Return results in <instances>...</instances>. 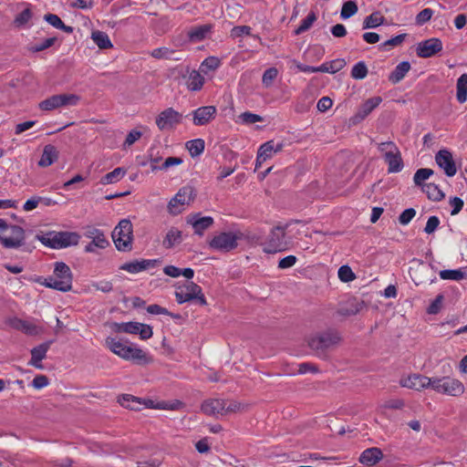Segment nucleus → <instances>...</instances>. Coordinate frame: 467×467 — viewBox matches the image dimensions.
<instances>
[{
	"label": "nucleus",
	"mask_w": 467,
	"mask_h": 467,
	"mask_svg": "<svg viewBox=\"0 0 467 467\" xmlns=\"http://www.w3.org/2000/svg\"><path fill=\"white\" fill-rule=\"evenodd\" d=\"M106 346L117 356L125 360L132 361L139 366H146L153 362V358L141 348L129 344L128 341L109 337L106 338Z\"/></svg>",
	"instance_id": "1"
},
{
	"label": "nucleus",
	"mask_w": 467,
	"mask_h": 467,
	"mask_svg": "<svg viewBox=\"0 0 467 467\" xmlns=\"http://www.w3.org/2000/svg\"><path fill=\"white\" fill-rule=\"evenodd\" d=\"M341 340L339 333L335 329H327L312 335L308 341V347L319 358H326L327 351L336 347Z\"/></svg>",
	"instance_id": "2"
},
{
	"label": "nucleus",
	"mask_w": 467,
	"mask_h": 467,
	"mask_svg": "<svg viewBox=\"0 0 467 467\" xmlns=\"http://www.w3.org/2000/svg\"><path fill=\"white\" fill-rule=\"evenodd\" d=\"M245 239L247 241H258L259 236L255 234H251L250 233H243L241 231L237 232H223L220 234L214 236L210 242V247L229 252L235 249L238 245V241Z\"/></svg>",
	"instance_id": "3"
},
{
	"label": "nucleus",
	"mask_w": 467,
	"mask_h": 467,
	"mask_svg": "<svg viewBox=\"0 0 467 467\" xmlns=\"http://www.w3.org/2000/svg\"><path fill=\"white\" fill-rule=\"evenodd\" d=\"M73 274L69 266L64 262H57L53 276L45 279L43 285L61 292H68L72 289Z\"/></svg>",
	"instance_id": "4"
},
{
	"label": "nucleus",
	"mask_w": 467,
	"mask_h": 467,
	"mask_svg": "<svg viewBox=\"0 0 467 467\" xmlns=\"http://www.w3.org/2000/svg\"><path fill=\"white\" fill-rule=\"evenodd\" d=\"M36 238L45 246L61 249L77 245L80 240V235L76 232L50 231L42 235L37 234Z\"/></svg>",
	"instance_id": "5"
},
{
	"label": "nucleus",
	"mask_w": 467,
	"mask_h": 467,
	"mask_svg": "<svg viewBox=\"0 0 467 467\" xmlns=\"http://www.w3.org/2000/svg\"><path fill=\"white\" fill-rule=\"evenodd\" d=\"M263 251L266 254H275L288 250L290 242L286 238L285 227H273L262 244Z\"/></svg>",
	"instance_id": "6"
},
{
	"label": "nucleus",
	"mask_w": 467,
	"mask_h": 467,
	"mask_svg": "<svg viewBox=\"0 0 467 467\" xmlns=\"http://www.w3.org/2000/svg\"><path fill=\"white\" fill-rule=\"evenodd\" d=\"M175 298L178 304L195 300V303L201 306L207 305L202 287L192 281H186L183 285L177 287Z\"/></svg>",
	"instance_id": "7"
},
{
	"label": "nucleus",
	"mask_w": 467,
	"mask_h": 467,
	"mask_svg": "<svg viewBox=\"0 0 467 467\" xmlns=\"http://www.w3.org/2000/svg\"><path fill=\"white\" fill-rule=\"evenodd\" d=\"M112 239L119 251L128 252L132 249L133 229L129 219H122L112 232Z\"/></svg>",
	"instance_id": "8"
},
{
	"label": "nucleus",
	"mask_w": 467,
	"mask_h": 467,
	"mask_svg": "<svg viewBox=\"0 0 467 467\" xmlns=\"http://www.w3.org/2000/svg\"><path fill=\"white\" fill-rule=\"evenodd\" d=\"M431 389L438 393L459 397L465 391L463 383L451 377L433 378Z\"/></svg>",
	"instance_id": "9"
},
{
	"label": "nucleus",
	"mask_w": 467,
	"mask_h": 467,
	"mask_svg": "<svg viewBox=\"0 0 467 467\" xmlns=\"http://www.w3.org/2000/svg\"><path fill=\"white\" fill-rule=\"evenodd\" d=\"M80 97L76 94H57L53 95L39 103V109L45 111H51L64 106H76Z\"/></svg>",
	"instance_id": "10"
},
{
	"label": "nucleus",
	"mask_w": 467,
	"mask_h": 467,
	"mask_svg": "<svg viewBox=\"0 0 467 467\" xmlns=\"http://www.w3.org/2000/svg\"><path fill=\"white\" fill-rule=\"evenodd\" d=\"M195 195V191L192 186L181 188L168 203L169 213L172 215L181 213L183 211V206L193 201Z\"/></svg>",
	"instance_id": "11"
},
{
	"label": "nucleus",
	"mask_w": 467,
	"mask_h": 467,
	"mask_svg": "<svg viewBox=\"0 0 467 467\" xmlns=\"http://www.w3.org/2000/svg\"><path fill=\"white\" fill-rule=\"evenodd\" d=\"M182 121V114L176 111L173 108H168L162 110L156 117V125L160 130H172Z\"/></svg>",
	"instance_id": "12"
},
{
	"label": "nucleus",
	"mask_w": 467,
	"mask_h": 467,
	"mask_svg": "<svg viewBox=\"0 0 467 467\" xmlns=\"http://www.w3.org/2000/svg\"><path fill=\"white\" fill-rule=\"evenodd\" d=\"M11 236L0 235V244L5 248H18L25 246L26 231L18 225H9Z\"/></svg>",
	"instance_id": "13"
},
{
	"label": "nucleus",
	"mask_w": 467,
	"mask_h": 467,
	"mask_svg": "<svg viewBox=\"0 0 467 467\" xmlns=\"http://www.w3.org/2000/svg\"><path fill=\"white\" fill-rule=\"evenodd\" d=\"M442 50V42L440 38L432 37L420 42L416 47L419 57H431Z\"/></svg>",
	"instance_id": "14"
},
{
	"label": "nucleus",
	"mask_w": 467,
	"mask_h": 467,
	"mask_svg": "<svg viewBox=\"0 0 467 467\" xmlns=\"http://www.w3.org/2000/svg\"><path fill=\"white\" fill-rule=\"evenodd\" d=\"M437 165L444 171L448 177H453L457 172V167L452 154L449 150H440L435 155Z\"/></svg>",
	"instance_id": "15"
},
{
	"label": "nucleus",
	"mask_w": 467,
	"mask_h": 467,
	"mask_svg": "<svg viewBox=\"0 0 467 467\" xmlns=\"http://www.w3.org/2000/svg\"><path fill=\"white\" fill-rule=\"evenodd\" d=\"M54 342V339L47 340L44 343L33 348L30 350L31 358L28 364L36 368L42 369L44 367L41 361L46 358L47 353Z\"/></svg>",
	"instance_id": "16"
},
{
	"label": "nucleus",
	"mask_w": 467,
	"mask_h": 467,
	"mask_svg": "<svg viewBox=\"0 0 467 467\" xmlns=\"http://www.w3.org/2000/svg\"><path fill=\"white\" fill-rule=\"evenodd\" d=\"M161 264L159 259H142L140 261L135 260L123 264L119 269L127 271L131 274H136L150 268H154Z\"/></svg>",
	"instance_id": "17"
},
{
	"label": "nucleus",
	"mask_w": 467,
	"mask_h": 467,
	"mask_svg": "<svg viewBox=\"0 0 467 467\" xmlns=\"http://www.w3.org/2000/svg\"><path fill=\"white\" fill-rule=\"evenodd\" d=\"M381 102L382 99L379 96L365 100L358 108L357 113L353 116V123H358L365 119Z\"/></svg>",
	"instance_id": "18"
},
{
	"label": "nucleus",
	"mask_w": 467,
	"mask_h": 467,
	"mask_svg": "<svg viewBox=\"0 0 467 467\" xmlns=\"http://www.w3.org/2000/svg\"><path fill=\"white\" fill-rule=\"evenodd\" d=\"M433 378H429L420 374H413L407 379L401 380L403 387L421 390L426 388H431Z\"/></svg>",
	"instance_id": "19"
},
{
	"label": "nucleus",
	"mask_w": 467,
	"mask_h": 467,
	"mask_svg": "<svg viewBox=\"0 0 467 467\" xmlns=\"http://www.w3.org/2000/svg\"><path fill=\"white\" fill-rule=\"evenodd\" d=\"M217 109L214 106H202L192 111L193 123L196 126L207 125L215 118Z\"/></svg>",
	"instance_id": "20"
},
{
	"label": "nucleus",
	"mask_w": 467,
	"mask_h": 467,
	"mask_svg": "<svg viewBox=\"0 0 467 467\" xmlns=\"http://www.w3.org/2000/svg\"><path fill=\"white\" fill-rule=\"evenodd\" d=\"M8 325L18 331L28 336H36L42 332V328L36 325L18 317H13L8 320Z\"/></svg>",
	"instance_id": "21"
},
{
	"label": "nucleus",
	"mask_w": 467,
	"mask_h": 467,
	"mask_svg": "<svg viewBox=\"0 0 467 467\" xmlns=\"http://www.w3.org/2000/svg\"><path fill=\"white\" fill-rule=\"evenodd\" d=\"M187 223L192 224L194 234L202 235L203 232L213 224V218L211 216H201V213L191 214L187 217Z\"/></svg>",
	"instance_id": "22"
},
{
	"label": "nucleus",
	"mask_w": 467,
	"mask_h": 467,
	"mask_svg": "<svg viewBox=\"0 0 467 467\" xmlns=\"http://www.w3.org/2000/svg\"><path fill=\"white\" fill-rule=\"evenodd\" d=\"M366 304L363 300H359L357 297H351L346 301L344 305H341L337 309V314L343 317H350L358 314Z\"/></svg>",
	"instance_id": "23"
},
{
	"label": "nucleus",
	"mask_w": 467,
	"mask_h": 467,
	"mask_svg": "<svg viewBox=\"0 0 467 467\" xmlns=\"http://www.w3.org/2000/svg\"><path fill=\"white\" fill-rule=\"evenodd\" d=\"M226 404L227 401L225 400H207L202 402L201 410L203 413L209 416L215 414H223Z\"/></svg>",
	"instance_id": "24"
},
{
	"label": "nucleus",
	"mask_w": 467,
	"mask_h": 467,
	"mask_svg": "<svg viewBox=\"0 0 467 467\" xmlns=\"http://www.w3.org/2000/svg\"><path fill=\"white\" fill-rule=\"evenodd\" d=\"M383 458L382 451L379 448L372 447L366 449L359 457V462L368 466L378 463Z\"/></svg>",
	"instance_id": "25"
},
{
	"label": "nucleus",
	"mask_w": 467,
	"mask_h": 467,
	"mask_svg": "<svg viewBox=\"0 0 467 467\" xmlns=\"http://www.w3.org/2000/svg\"><path fill=\"white\" fill-rule=\"evenodd\" d=\"M58 158V150L52 144L44 147L42 156L38 161L40 167H48L54 163Z\"/></svg>",
	"instance_id": "26"
},
{
	"label": "nucleus",
	"mask_w": 467,
	"mask_h": 467,
	"mask_svg": "<svg viewBox=\"0 0 467 467\" xmlns=\"http://www.w3.org/2000/svg\"><path fill=\"white\" fill-rule=\"evenodd\" d=\"M384 160L388 164L389 173L399 172L403 169L404 163L400 150H397L392 154L389 153Z\"/></svg>",
	"instance_id": "27"
},
{
	"label": "nucleus",
	"mask_w": 467,
	"mask_h": 467,
	"mask_svg": "<svg viewBox=\"0 0 467 467\" xmlns=\"http://www.w3.org/2000/svg\"><path fill=\"white\" fill-rule=\"evenodd\" d=\"M410 64L409 61L400 62L395 67V69L389 74V80L392 84L399 83L400 81H401L404 78V77L410 71Z\"/></svg>",
	"instance_id": "28"
},
{
	"label": "nucleus",
	"mask_w": 467,
	"mask_h": 467,
	"mask_svg": "<svg viewBox=\"0 0 467 467\" xmlns=\"http://www.w3.org/2000/svg\"><path fill=\"white\" fill-rule=\"evenodd\" d=\"M182 241V232L175 227H171L163 239L162 245L166 249L172 248L175 244H181Z\"/></svg>",
	"instance_id": "29"
},
{
	"label": "nucleus",
	"mask_w": 467,
	"mask_h": 467,
	"mask_svg": "<svg viewBox=\"0 0 467 467\" xmlns=\"http://www.w3.org/2000/svg\"><path fill=\"white\" fill-rule=\"evenodd\" d=\"M118 402L124 408L131 410H140L141 403L140 398L135 397L130 394H122L118 398Z\"/></svg>",
	"instance_id": "30"
},
{
	"label": "nucleus",
	"mask_w": 467,
	"mask_h": 467,
	"mask_svg": "<svg viewBox=\"0 0 467 467\" xmlns=\"http://www.w3.org/2000/svg\"><path fill=\"white\" fill-rule=\"evenodd\" d=\"M211 29L212 26L208 24L193 27L188 32V38L192 42L202 41L206 37Z\"/></svg>",
	"instance_id": "31"
},
{
	"label": "nucleus",
	"mask_w": 467,
	"mask_h": 467,
	"mask_svg": "<svg viewBox=\"0 0 467 467\" xmlns=\"http://www.w3.org/2000/svg\"><path fill=\"white\" fill-rule=\"evenodd\" d=\"M421 190L433 202H440L445 196L444 192L435 183H426L422 186Z\"/></svg>",
	"instance_id": "32"
},
{
	"label": "nucleus",
	"mask_w": 467,
	"mask_h": 467,
	"mask_svg": "<svg viewBox=\"0 0 467 467\" xmlns=\"http://www.w3.org/2000/svg\"><path fill=\"white\" fill-rule=\"evenodd\" d=\"M126 172L127 170L125 168L118 167L101 177L100 183L106 185L118 182L125 176Z\"/></svg>",
	"instance_id": "33"
},
{
	"label": "nucleus",
	"mask_w": 467,
	"mask_h": 467,
	"mask_svg": "<svg viewBox=\"0 0 467 467\" xmlns=\"http://www.w3.org/2000/svg\"><path fill=\"white\" fill-rule=\"evenodd\" d=\"M91 39L100 49H108L113 47L107 33L99 30L91 33Z\"/></svg>",
	"instance_id": "34"
},
{
	"label": "nucleus",
	"mask_w": 467,
	"mask_h": 467,
	"mask_svg": "<svg viewBox=\"0 0 467 467\" xmlns=\"http://www.w3.org/2000/svg\"><path fill=\"white\" fill-rule=\"evenodd\" d=\"M185 147L189 150L191 157L195 158L203 152L205 142L202 139H194L187 141Z\"/></svg>",
	"instance_id": "35"
},
{
	"label": "nucleus",
	"mask_w": 467,
	"mask_h": 467,
	"mask_svg": "<svg viewBox=\"0 0 467 467\" xmlns=\"http://www.w3.org/2000/svg\"><path fill=\"white\" fill-rule=\"evenodd\" d=\"M204 84V78L196 70H192L187 80V88L192 91L202 89Z\"/></svg>",
	"instance_id": "36"
},
{
	"label": "nucleus",
	"mask_w": 467,
	"mask_h": 467,
	"mask_svg": "<svg viewBox=\"0 0 467 467\" xmlns=\"http://www.w3.org/2000/svg\"><path fill=\"white\" fill-rule=\"evenodd\" d=\"M457 93L456 98L460 103H464L467 100V74L464 73L457 79Z\"/></svg>",
	"instance_id": "37"
},
{
	"label": "nucleus",
	"mask_w": 467,
	"mask_h": 467,
	"mask_svg": "<svg viewBox=\"0 0 467 467\" xmlns=\"http://www.w3.org/2000/svg\"><path fill=\"white\" fill-rule=\"evenodd\" d=\"M346 66V61L343 58H337L330 62H327L319 66L320 72L337 73Z\"/></svg>",
	"instance_id": "38"
},
{
	"label": "nucleus",
	"mask_w": 467,
	"mask_h": 467,
	"mask_svg": "<svg viewBox=\"0 0 467 467\" xmlns=\"http://www.w3.org/2000/svg\"><path fill=\"white\" fill-rule=\"evenodd\" d=\"M384 16L379 12H374L368 16L363 21V29L376 28L384 23Z\"/></svg>",
	"instance_id": "39"
},
{
	"label": "nucleus",
	"mask_w": 467,
	"mask_h": 467,
	"mask_svg": "<svg viewBox=\"0 0 467 467\" xmlns=\"http://www.w3.org/2000/svg\"><path fill=\"white\" fill-rule=\"evenodd\" d=\"M432 174L433 171L429 168H420L417 170L413 176L415 185L422 188V186L425 184L423 182L428 180Z\"/></svg>",
	"instance_id": "40"
},
{
	"label": "nucleus",
	"mask_w": 467,
	"mask_h": 467,
	"mask_svg": "<svg viewBox=\"0 0 467 467\" xmlns=\"http://www.w3.org/2000/svg\"><path fill=\"white\" fill-rule=\"evenodd\" d=\"M317 20V15L314 11H310L307 16L302 20L301 25L295 30V35H301L307 31Z\"/></svg>",
	"instance_id": "41"
},
{
	"label": "nucleus",
	"mask_w": 467,
	"mask_h": 467,
	"mask_svg": "<svg viewBox=\"0 0 467 467\" xmlns=\"http://www.w3.org/2000/svg\"><path fill=\"white\" fill-rule=\"evenodd\" d=\"M358 5L354 1H347L343 4L340 16L343 19H348L354 16L358 12Z\"/></svg>",
	"instance_id": "42"
},
{
	"label": "nucleus",
	"mask_w": 467,
	"mask_h": 467,
	"mask_svg": "<svg viewBox=\"0 0 467 467\" xmlns=\"http://www.w3.org/2000/svg\"><path fill=\"white\" fill-rule=\"evenodd\" d=\"M465 276V273L462 272L461 269H455V270H441L440 272V277L443 280H462Z\"/></svg>",
	"instance_id": "43"
},
{
	"label": "nucleus",
	"mask_w": 467,
	"mask_h": 467,
	"mask_svg": "<svg viewBox=\"0 0 467 467\" xmlns=\"http://www.w3.org/2000/svg\"><path fill=\"white\" fill-rule=\"evenodd\" d=\"M351 77L355 79H363L368 75V67L363 61H359L354 65L350 73Z\"/></svg>",
	"instance_id": "44"
},
{
	"label": "nucleus",
	"mask_w": 467,
	"mask_h": 467,
	"mask_svg": "<svg viewBox=\"0 0 467 467\" xmlns=\"http://www.w3.org/2000/svg\"><path fill=\"white\" fill-rule=\"evenodd\" d=\"M57 40V38L56 36L47 38L39 44L30 46L28 47V50L32 53H37V52L46 50L48 47H52L56 43Z\"/></svg>",
	"instance_id": "45"
},
{
	"label": "nucleus",
	"mask_w": 467,
	"mask_h": 467,
	"mask_svg": "<svg viewBox=\"0 0 467 467\" xmlns=\"http://www.w3.org/2000/svg\"><path fill=\"white\" fill-rule=\"evenodd\" d=\"M32 18V11L30 9V7H26L25 8L21 13H19L15 20H14V24L20 27V26H23L25 25H26L28 23V21Z\"/></svg>",
	"instance_id": "46"
},
{
	"label": "nucleus",
	"mask_w": 467,
	"mask_h": 467,
	"mask_svg": "<svg viewBox=\"0 0 467 467\" xmlns=\"http://www.w3.org/2000/svg\"><path fill=\"white\" fill-rule=\"evenodd\" d=\"M278 70L275 67L267 68L262 77V83L265 88L272 86L273 81L276 78Z\"/></svg>",
	"instance_id": "47"
},
{
	"label": "nucleus",
	"mask_w": 467,
	"mask_h": 467,
	"mask_svg": "<svg viewBox=\"0 0 467 467\" xmlns=\"http://www.w3.org/2000/svg\"><path fill=\"white\" fill-rule=\"evenodd\" d=\"M338 278L342 282H350L356 278V275L348 265H342L338 269Z\"/></svg>",
	"instance_id": "48"
},
{
	"label": "nucleus",
	"mask_w": 467,
	"mask_h": 467,
	"mask_svg": "<svg viewBox=\"0 0 467 467\" xmlns=\"http://www.w3.org/2000/svg\"><path fill=\"white\" fill-rule=\"evenodd\" d=\"M182 159L180 158V157H168L164 161L163 163L161 164V166L160 167H157L155 165H151V170L152 171H156V170H167L169 169L170 167L171 166H175V165H180L182 163Z\"/></svg>",
	"instance_id": "49"
},
{
	"label": "nucleus",
	"mask_w": 467,
	"mask_h": 467,
	"mask_svg": "<svg viewBox=\"0 0 467 467\" xmlns=\"http://www.w3.org/2000/svg\"><path fill=\"white\" fill-rule=\"evenodd\" d=\"M444 296L442 294H439L435 299L431 302V304L427 308V313L430 315H436L441 311V305L443 302Z\"/></svg>",
	"instance_id": "50"
},
{
	"label": "nucleus",
	"mask_w": 467,
	"mask_h": 467,
	"mask_svg": "<svg viewBox=\"0 0 467 467\" xmlns=\"http://www.w3.org/2000/svg\"><path fill=\"white\" fill-rule=\"evenodd\" d=\"M378 149L383 154L384 158H386V156H388L389 153L392 154L394 151L399 150L397 145L390 140L379 143L378 145Z\"/></svg>",
	"instance_id": "51"
},
{
	"label": "nucleus",
	"mask_w": 467,
	"mask_h": 467,
	"mask_svg": "<svg viewBox=\"0 0 467 467\" xmlns=\"http://www.w3.org/2000/svg\"><path fill=\"white\" fill-rule=\"evenodd\" d=\"M174 53V50L172 49H170L168 47H158V48H155L151 51L150 55L154 57V58H158V59H161V58H165V59H169L171 58V55Z\"/></svg>",
	"instance_id": "52"
},
{
	"label": "nucleus",
	"mask_w": 467,
	"mask_h": 467,
	"mask_svg": "<svg viewBox=\"0 0 467 467\" xmlns=\"http://www.w3.org/2000/svg\"><path fill=\"white\" fill-rule=\"evenodd\" d=\"M257 152L259 153V158H261V156L266 159L271 158L274 153V140L266 141L261 145Z\"/></svg>",
	"instance_id": "53"
},
{
	"label": "nucleus",
	"mask_w": 467,
	"mask_h": 467,
	"mask_svg": "<svg viewBox=\"0 0 467 467\" xmlns=\"http://www.w3.org/2000/svg\"><path fill=\"white\" fill-rule=\"evenodd\" d=\"M449 204L452 208L451 211V215L453 216L458 214L462 210L464 202L460 197L454 196L450 198Z\"/></svg>",
	"instance_id": "54"
},
{
	"label": "nucleus",
	"mask_w": 467,
	"mask_h": 467,
	"mask_svg": "<svg viewBox=\"0 0 467 467\" xmlns=\"http://www.w3.org/2000/svg\"><path fill=\"white\" fill-rule=\"evenodd\" d=\"M433 15V11L431 8H424L416 16V24L422 26L429 22Z\"/></svg>",
	"instance_id": "55"
},
{
	"label": "nucleus",
	"mask_w": 467,
	"mask_h": 467,
	"mask_svg": "<svg viewBox=\"0 0 467 467\" xmlns=\"http://www.w3.org/2000/svg\"><path fill=\"white\" fill-rule=\"evenodd\" d=\"M416 215V211L413 208L404 210L399 216V222L402 225L408 224Z\"/></svg>",
	"instance_id": "56"
},
{
	"label": "nucleus",
	"mask_w": 467,
	"mask_h": 467,
	"mask_svg": "<svg viewBox=\"0 0 467 467\" xmlns=\"http://www.w3.org/2000/svg\"><path fill=\"white\" fill-rule=\"evenodd\" d=\"M220 66V60L215 57H209L204 59V61L202 63L201 67L202 70L205 71L204 68L210 69V70H215Z\"/></svg>",
	"instance_id": "57"
},
{
	"label": "nucleus",
	"mask_w": 467,
	"mask_h": 467,
	"mask_svg": "<svg viewBox=\"0 0 467 467\" xmlns=\"http://www.w3.org/2000/svg\"><path fill=\"white\" fill-rule=\"evenodd\" d=\"M91 243L99 249H105L107 246L109 245V242L106 238L104 233L101 231L99 234H98L94 238L92 239Z\"/></svg>",
	"instance_id": "58"
},
{
	"label": "nucleus",
	"mask_w": 467,
	"mask_h": 467,
	"mask_svg": "<svg viewBox=\"0 0 467 467\" xmlns=\"http://www.w3.org/2000/svg\"><path fill=\"white\" fill-rule=\"evenodd\" d=\"M440 223V219L437 216L432 215L429 217L426 226L424 228V232L428 234L434 233L439 227Z\"/></svg>",
	"instance_id": "59"
},
{
	"label": "nucleus",
	"mask_w": 467,
	"mask_h": 467,
	"mask_svg": "<svg viewBox=\"0 0 467 467\" xmlns=\"http://www.w3.org/2000/svg\"><path fill=\"white\" fill-rule=\"evenodd\" d=\"M138 335L140 339L146 340L152 337L153 331L152 327L150 325L140 323Z\"/></svg>",
	"instance_id": "60"
},
{
	"label": "nucleus",
	"mask_w": 467,
	"mask_h": 467,
	"mask_svg": "<svg viewBox=\"0 0 467 467\" xmlns=\"http://www.w3.org/2000/svg\"><path fill=\"white\" fill-rule=\"evenodd\" d=\"M140 403H141V407L144 406L145 408H148V409H159V410H161V409H166L167 408V402L161 401V402L155 403L150 399H142V398H140Z\"/></svg>",
	"instance_id": "61"
},
{
	"label": "nucleus",
	"mask_w": 467,
	"mask_h": 467,
	"mask_svg": "<svg viewBox=\"0 0 467 467\" xmlns=\"http://www.w3.org/2000/svg\"><path fill=\"white\" fill-rule=\"evenodd\" d=\"M44 20L57 29H59L60 26H62L63 23V21L60 19L58 16L51 13L46 14L44 16Z\"/></svg>",
	"instance_id": "62"
},
{
	"label": "nucleus",
	"mask_w": 467,
	"mask_h": 467,
	"mask_svg": "<svg viewBox=\"0 0 467 467\" xmlns=\"http://www.w3.org/2000/svg\"><path fill=\"white\" fill-rule=\"evenodd\" d=\"M296 262L297 258L295 255H287L279 260L278 268L286 269L292 267L296 265Z\"/></svg>",
	"instance_id": "63"
},
{
	"label": "nucleus",
	"mask_w": 467,
	"mask_h": 467,
	"mask_svg": "<svg viewBox=\"0 0 467 467\" xmlns=\"http://www.w3.org/2000/svg\"><path fill=\"white\" fill-rule=\"evenodd\" d=\"M241 119L247 124H253L258 121H262L263 118L257 114L251 112H244L240 115Z\"/></svg>",
	"instance_id": "64"
}]
</instances>
